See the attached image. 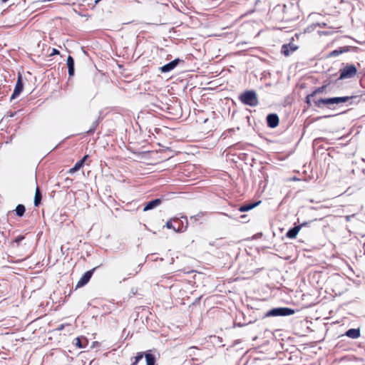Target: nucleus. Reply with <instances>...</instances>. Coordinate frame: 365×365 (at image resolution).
<instances>
[{
	"instance_id": "f257e3e1",
	"label": "nucleus",
	"mask_w": 365,
	"mask_h": 365,
	"mask_svg": "<svg viewBox=\"0 0 365 365\" xmlns=\"http://www.w3.org/2000/svg\"><path fill=\"white\" fill-rule=\"evenodd\" d=\"M240 101L245 105L251 107H256L259 105V99L257 94L254 90H247L240 93L238 97Z\"/></svg>"
},
{
	"instance_id": "f03ea898",
	"label": "nucleus",
	"mask_w": 365,
	"mask_h": 365,
	"mask_svg": "<svg viewBox=\"0 0 365 365\" xmlns=\"http://www.w3.org/2000/svg\"><path fill=\"white\" fill-rule=\"evenodd\" d=\"M134 359L131 365H157L155 356L150 352H139Z\"/></svg>"
},
{
	"instance_id": "7ed1b4c3",
	"label": "nucleus",
	"mask_w": 365,
	"mask_h": 365,
	"mask_svg": "<svg viewBox=\"0 0 365 365\" xmlns=\"http://www.w3.org/2000/svg\"><path fill=\"white\" fill-rule=\"evenodd\" d=\"M295 313V310L289 307H276L273 308L264 314V317H286Z\"/></svg>"
},
{
	"instance_id": "20e7f679",
	"label": "nucleus",
	"mask_w": 365,
	"mask_h": 365,
	"mask_svg": "<svg viewBox=\"0 0 365 365\" xmlns=\"http://www.w3.org/2000/svg\"><path fill=\"white\" fill-rule=\"evenodd\" d=\"M314 105L319 108H323L327 107L329 109H334V105H336L334 97L331 98H319V99H313Z\"/></svg>"
},
{
	"instance_id": "39448f33",
	"label": "nucleus",
	"mask_w": 365,
	"mask_h": 365,
	"mask_svg": "<svg viewBox=\"0 0 365 365\" xmlns=\"http://www.w3.org/2000/svg\"><path fill=\"white\" fill-rule=\"evenodd\" d=\"M357 73L356 67L353 65H346L344 68L340 70V76L339 79H346L354 77Z\"/></svg>"
},
{
	"instance_id": "423d86ee",
	"label": "nucleus",
	"mask_w": 365,
	"mask_h": 365,
	"mask_svg": "<svg viewBox=\"0 0 365 365\" xmlns=\"http://www.w3.org/2000/svg\"><path fill=\"white\" fill-rule=\"evenodd\" d=\"M175 227L174 230L177 232H182L186 230L188 222L186 216H182L180 218L174 217Z\"/></svg>"
},
{
	"instance_id": "0eeeda50",
	"label": "nucleus",
	"mask_w": 365,
	"mask_h": 365,
	"mask_svg": "<svg viewBox=\"0 0 365 365\" xmlns=\"http://www.w3.org/2000/svg\"><path fill=\"white\" fill-rule=\"evenodd\" d=\"M24 89V83L22 80V76L21 73H19L18 78L15 85L14 91L10 98V101L15 99L17 98L23 91Z\"/></svg>"
},
{
	"instance_id": "6e6552de",
	"label": "nucleus",
	"mask_w": 365,
	"mask_h": 365,
	"mask_svg": "<svg viewBox=\"0 0 365 365\" xmlns=\"http://www.w3.org/2000/svg\"><path fill=\"white\" fill-rule=\"evenodd\" d=\"M96 269V267H94L92 269L86 272L78 282L76 288L85 286L90 281Z\"/></svg>"
},
{
	"instance_id": "1a4fd4ad",
	"label": "nucleus",
	"mask_w": 365,
	"mask_h": 365,
	"mask_svg": "<svg viewBox=\"0 0 365 365\" xmlns=\"http://www.w3.org/2000/svg\"><path fill=\"white\" fill-rule=\"evenodd\" d=\"M325 88L326 86H322L321 87L316 88L312 93L307 96L305 103L310 106L312 105V103H313V99H319L318 98H317V95L322 93L324 91Z\"/></svg>"
},
{
	"instance_id": "9d476101",
	"label": "nucleus",
	"mask_w": 365,
	"mask_h": 365,
	"mask_svg": "<svg viewBox=\"0 0 365 365\" xmlns=\"http://www.w3.org/2000/svg\"><path fill=\"white\" fill-rule=\"evenodd\" d=\"M180 62L184 63V61L181 60L178 58H175L173 61H172L169 62L168 63H166L164 66H163L162 67H160V71L162 73L170 72V71H173Z\"/></svg>"
},
{
	"instance_id": "9b49d317",
	"label": "nucleus",
	"mask_w": 365,
	"mask_h": 365,
	"mask_svg": "<svg viewBox=\"0 0 365 365\" xmlns=\"http://www.w3.org/2000/svg\"><path fill=\"white\" fill-rule=\"evenodd\" d=\"M267 125L270 128H274L279 125V119L276 113H269L266 118Z\"/></svg>"
},
{
	"instance_id": "f8f14e48",
	"label": "nucleus",
	"mask_w": 365,
	"mask_h": 365,
	"mask_svg": "<svg viewBox=\"0 0 365 365\" xmlns=\"http://www.w3.org/2000/svg\"><path fill=\"white\" fill-rule=\"evenodd\" d=\"M298 49V46L292 43H289L287 44H283L281 48V53L284 56H289L293 52Z\"/></svg>"
},
{
	"instance_id": "ddd939ff",
	"label": "nucleus",
	"mask_w": 365,
	"mask_h": 365,
	"mask_svg": "<svg viewBox=\"0 0 365 365\" xmlns=\"http://www.w3.org/2000/svg\"><path fill=\"white\" fill-rule=\"evenodd\" d=\"M161 202H162V200L160 198H156V199L152 200L148 202L145 205V206L143 207V211L146 212L148 210H151L157 207L158 206H159L161 204Z\"/></svg>"
},
{
	"instance_id": "4468645a",
	"label": "nucleus",
	"mask_w": 365,
	"mask_h": 365,
	"mask_svg": "<svg viewBox=\"0 0 365 365\" xmlns=\"http://www.w3.org/2000/svg\"><path fill=\"white\" fill-rule=\"evenodd\" d=\"M351 47L349 46L339 47L337 49H335V50L331 51L328 54V56L329 57H336V56H338L339 55H340L341 53H344L349 51L351 50Z\"/></svg>"
},
{
	"instance_id": "2eb2a0df",
	"label": "nucleus",
	"mask_w": 365,
	"mask_h": 365,
	"mask_svg": "<svg viewBox=\"0 0 365 365\" xmlns=\"http://www.w3.org/2000/svg\"><path fill=\"white\" fill-rule=\"evenodd\" d=\"M261 203V201H257V202H249V203H246V204H244L242 205H241L239 208H238V210L241 212H247L249 210H251L252 209L256 207L257 205H259V204Z\"/></svg>"
},
{
	"instance_id": "dca6fc26",
	"label": "nucleus",
	"mask_w": 365,
	"mask_h": 365,
	"mask_svg": "<svg viewBox=\"0 0 365 365\" xmlns=\"http://www.w3.org/2000/svg\"><path fill=\"white\" fill-rule=\"evenodd\" d=\"M73 344L78 348H86L88 344V339L84 336H78L75 338Z\"/></svg>"
},
{
	"instance_id": "f3484780",
	"label": "nucleus",
	"mask_w": 365,
	"mask_h": 365,
	"mask_svg": "<svg viewBox=\"0 0 365 365\" xmlns=\"http://www.w3.org/2000/svg\"><path fill=\"white\" fill-rule=\"evenodd\" d=\"M74 59L71 56H68L67 58V66H68V76L72 77L75 73V68H74Z\"/></svg>"
},
{
	"instance_id": "a211bd4d",
	"label": "nucleus",
	"mask_w": 365,
	"mask_h": 365,
	"mask_svg": "<svg viewBox=\"0 0 365 365\" xmlns=\"http://www.w3.org/2000/svg\"><path fill=\"white\" fill-rule=\"evenodd\" d=\"M361 335L359 328L349 329L345 332V336L353 339H358Z\"/></svg>"
},
{
	"instance_id": "6ab92c4d",
	"label": "nucleus",
	"mask_w": 365,
	"mask_h": 365,
	"mask_svg": "<svg viewBox=\"0 0 365 365\" xmlns=\"http://www.w3.org/2000/svg\"><path fill=\"white\" fill-rule=\"evenodd\" d=\"M88 158V155H86L83 157V158L80 160H78L76 164L75 165L70 169L69 170V173H73L74 172L76 171H78V170H80L84 165L86 160H87V158Z\"/></svg>"
},
{
	"instance_id": "aec40b11",
	"label": "nucleus",
	"mask_w": 365,
	"mask_h": 365,
	"mask_svg": "<svg viewBox=\"0 0 365 365\" xmlns=\"http://www.w3.org/2000/svg\"><path fill=\"white\" fill-rule=\"evenodd\" d=\"M300 230L301 226L297 225L290 228L286 233L287 237L289 239H294Z\"/></svg>"
},
{
	"instance_id": "412c9836",
	"label": "nucleus",
	"mask_w": 365,
	"mask_h": 365,
	"mask_svg": "<svg viewBox=\"0 0 365 365\" xmlns=\"http://www.w3.org/2000/svg\"><path fill=\"white\" fill-rule=\"evenodd\" d=\"M101 120V116H99L97 120H94L92 123L91 128L86 131V133L88 135L93 134L95 132V130H96V128H98Z\"/></svg>"
},
{
	"instance_id": "4be33fe9",
	"label": "nucleus",
	"mask_w": 365,
	"mask_h": 365,
	"mask_svg": "<svg viewBox=\"0 0 365 365\" xmlns=\"http://www.w3.org/2000/svg\"><path fill=\"white\" fill-rule=\"evenodd\" d=\"M41 199H42L41 192L39 188L37 187L36 189L34 201L35 207H38L41 204Z\"/></svg>"
},
{
	"instance_id": "5701e85b",
	"label": "nucleus",
	"mask_w": 365,
	"mask_h": 365,
	"mask_svg": "<svg viewBox=\"0 0 365 365\" xmlns=\"http://www.w3.org/2000/svg\"><path fill=\"white\" fill-rule=\"evenodd\" d=\"M354 96H342V97H334L336 105H339L343 103H347L350 101Z\"/></svg>"
},
{
	"instance_id": "b1692460",
	"label": "nucleus",
	"mask_w": 365,
	"mask_h": 365,
	"mask_svg": "<svg viewBox=\"0 0 365 365\" xmlns=\"http://www.w3.org/2000/svg\"><path fill=\"white\" fill-rule=\"evenodd\" d=\"M25 211V206L21 204L18 205L15 209L16 214L19 217H22L24 215Z\"/></svg>"
},
{
	"instance_id": "393cba45",
	"label": "nucleus",
	"mask_w": 365,
	"mask_h": 365,
	"mask_svg": "<svg viewBox=\"0 0 365 365\" xmlns=\"http://www.w3.org/2000/svg\"><path fill=\"white\" fill-rule=\"evenodd\" d=\"M24 239V236L19 235L17 236L12 242L13 245L16 244V246H19L20 242Z\"/></svg>"
},
{
	"instance_id": "a878e982",
	"label": "nucleus",
	"mask_w": 365,
	"mask_h": 365,
	"mask_svg": "<svg viewBox=\"0 0 365 365\" xmlns=\"http://www.w3.org/2000/svg\"><path fill=\"white\" fill-rule=\"evenodd\" d=\"M166 227L168 228V229H173L174 230L175 224H174L173 218L170 220H168L166 222Z\"/></svg>"
},
{
	"instance_id": "bb28decb",
	"label": "nucleus",
	"mask_w": 365,
	"mask_h": 365,
	"mask_svg": "<svg viewBox=\"0 0 365 365\" xmlns=\"http://www.w3.org/2000/svg\"><path fill=\"white\" fill-rule=\"evenodd\" d=\"M60 53L59 51L55 48L52 49L51 53L49 55L50 56H54V55H58Z\"/></svg>"
},
{
	"instance_id": "cd10ccee",
	"label": "nucleus",
	"mask_w": 365,
	"mask_h": 365,
	"mask_svg": "<svg viewBox=\"0 0 365 365\" xmlns=\"http://www.w3.org/2000/svg\"><path fill=\"white\" fill-rule=\"evenodd\" d=\"M311 221H309V222H302V224H300L299 226H301V228L302 227H305V226H307L309 223H310Z\"/></svg>"
},
{
	"instance_id": "c85d7f7f",
	"label": "nucleus",
	"mask_w": 365,
	"mask_h": 365,
	"mask_svg": "<svg viewBox=\"0 0 365 365\" xmlns=\"http://www.w3.org/2000/svg\"><path fill=\"white\" fill-rule=\"evenodd\" d=\"M64 329V324H60L57 328L56 330L61 331Z\"/></svg>"
},
{
	"instance_id": "c756f323",
	"label": "nucleus",
	"mask_w": 365,
	"mask_h": 365,
	"mask_svg": "<svg viewBox=\"0 0 365 365\" xmlns=\"http://www.w3.org/2000/svg\"><path fill=\"white\" fill-rule=\"evenodd\" d=\"M195 349H197V347H195V346H192V347H190V348L188 349V351L190 352V355L192 354L191 351H194Z\"/></svg>"
},
{
	"instance_id": "7c9ffc66",
	"label": "nucleus",
	"mask_w": 365,
	"mask_h": 365,
	"mask_svg": "<svg viewBox=\"0 0 365 365\" xmlns=\"http://www.w3.org/2000/svg\"><path fill=\"white\" fill-rule=\"evenodd\" d=\"M235 325L241 327L245 326V324H241V323H237V324H235Z\"/></svg>"
},
{
	"instance_id": "2f4dec72",
	"label": "nucleus",
	"mask_w": 365,
	"mask_h": 365,
	"mask_svg": "<svg viewBox=\"0 0 365 365\" xmlns=\"http://www.w3.org/2000/svg\"><path fill=\"white\" fill-rule=\"evenodd\" d=\"M220 214H221V215H225V216H227V217H230V218H231V217H232L230 215H229L228 214L225 213V212H220Z\"/></svg>"
},
{
	"instance_id": "473e14b6",
	"label": "nucleus",
	"mask_w": 365,
	"mask_h": 365,
	"mask_svg": "<svg viewBox=\"0 0 365 365\" xmlns=\"http://www.w3.org/2000/svg\"><path fill=\"white\" fill-rule=\"evenodd\" d=\"M101 0H96L95 5L98 4Z\"/></svg>"
},
{
	"instance_id": "72a5a7b5",
	"label": "nucleus",
	"mask_w": 365,
	"mask_h": 365,
	"mask_svg": "<svg viewBox=\"0 0 365 365\" xmlns=\"http://www.w3.org/2000/svg\"><path fill=\"white\" fill-rule=\"evenodd\" d=\"M241 217L243 218V219H245V217H247V215H241Z\"/></svg>"
}]
</instances>
